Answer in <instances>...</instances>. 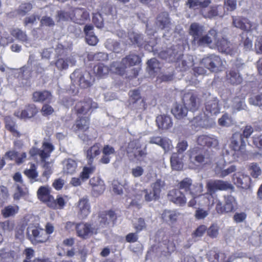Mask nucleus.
Instances as JSON below:
<instances>
[{
  "label": "nucleus",
  "mask_w": 262,
  "mask_h": 262,
  "mask_svg": "<svg viewBox=\"0 0 262 262\" xmlns=\"http://www.w3.org/2000/svg\"><path fill=\"white\" fill-rule=\"evenodd\" d=\"M28 234L30 240L33 244L46 242L48 239V236L45 231L36 227H29Z\"/></svg>",
  "instance_id": "12"
},
{
  "label": "nucleus",
  "mask_w": 262,
  "mask_h": 262,
  "mask_svg": "<svg viewBox=\"0 0 262 262\" xmlns=\"http://www.w3.org/2000/svg\"><path fill=\"white\" fill-rule=\"evenodd\" d=\"M165 181L161 179H157L156 181L151 184V190L154 192L156 195L160 197L161 192L165 190Z\"/></svg>",
  "instance_id": "46"
},
{
  "label": "nucleus",
  "mask_w": 262,
  "mask_h": 262,
  "mask_svg": "<svg viewBox=\"0 0 262 262\" xmlns=\"http://www.w3.org/2000/svg\"><path fill=\"white\" fill-rule=\"evenodd\" d=\"M201 64L210 71L215 72L221 71L223 66L221 58L214 54L203 58Z\"/></svg>",
  "instance_id": "8"
},
{
  "label": "nucleus",
  "mask_w": 262,
  "mask_h": 262,
  "mask_svg": "<svg viewBox=\"0 0 262 262\" xmlns=\"http://www.w3.org/2000/svg\"><path fill=\"white\" fill-rule=\"evenodd\" d=\"M11 34L16 39L21 42L28 43V38L26 32L21 29L15 28L11 29L10 31Z\"/></svg>",
  "instance_id": "48"
},
{
  "label": "nucleus",
  "mask_w": 262,
  "mask_h": 262,
  "mask_svg": "<svg viewBox=\"0 0 262 262\" xmlns=\"http://www.w3.org/2000/svg\"><path fill=\"white\" fill-rule=\"evenodd\" d=\"M182 102L184 105L192 111L197 110L201 104L198 95L193 91L185 93L182 97Z\"/></svg>",
  "instance_id": "10"
},
{
  "label": "nucleus",
  "mask_w": 262,
  "mask_h": 262,
  "mask_svg": "<svg viewBox=\"0 0 262 262\" xmlns=\"http://www.w3.org/2000/svg\"><path fill=\"white\" fill-rule=\"evenodd\" d=\"M123 63L126 68L132 67L140 63V57L136 54H130L122 59Z\"/></svg>",
  "instance_id": "45"
},
{
  "label": "nucleus",
  "mask_w": 262,
  "mask_h": 262,
  "mask_svg": "<svg viewBox=\"0 0 262 262\" xmlns=\"http://www.w3.org/2000/svg\"><path fill=\"white\" fill-rule=\"evenodd\" d=\"M89 18V12L84 8H76L72 12L70 19L76 24L82 25Z\"/></svg>",
  "instance_id": "18"
},
{
  "label": "nucleus",
  "mask_w": 262,
  "mask_h": 262,
  "mask_svg": "<svg viewBox=\"0 0 262 262\" xmlns=\"http://www.w3.org/2000/svg\"><path fill=\"white\" fill-rule=\"evenodd\" d=\"M0 256L5 259L7 262H12L17 257V253L14 251L7 252L0 251Z\"/></svg>",
  "instance_id": "62"
},
{
  "label": "nucleus",
  "mask_w": 262,
  "mask_h": 262,
  "mask_svg": "<svg viewBox=\"0 0 262 262\" xmlns=\"http://www.w3.org/2000/svg\"><path fill=\"white\" fill-rule=\"evenodd\" d=\"M13 188L14 189L13 197L14 200H19L28 193V189L24 185L16 183L13 185Z\"/></svg>",
  "instance_id": "34"
},
{
  "label": "nucleus",
  "mask_w": 262,
  "mask_h": 262,
  "mask_svg": "<svg viewBox=\"0 0 262 262\" xmlns=\"http://www.w3.org/2000/svg\"><path fill=\"white\" fill-rule=\"evenodd\" d=\"M207 192L204 194H199L198 204L201 206L212 205L214 204L213 194L217 190L233 189V186L227 181L220 180H210L206 184Z\"/></svg>",
  "instance_id": "1"
},
{
  "label": "nucleus",
  "mask_w": 262,
  "mask_h": 262,
  "mask_svg": "<svg viewBox=\"0 0 262 262\" xmlns=\"http://www.w3.org/2000/svg\"><path fill=\"white\" fill-rule=\"evenodd\" d=\"M5 122L6 128L10 130L11 133L16 134L17 136H19V133L16 130V125L15 122L12 117L6 116L5 118Z\"/></svg>",
  "instance_id": "53"
},
{
  "label": "nucleus",
  "mask_w": 262,
  "mask_h": 262,
  "mask_svg": "<svg viewBox=\"0 0 262 262\" xmlns=\"http://www.w3.org/2000/svg\"><path fill=\"white\" fill-rule=\"evenodd\" d=\"M188 108L184 104H176L171 109V113L177 119L187 121Z\"/></svg>",
  "instance_id": "25"
},
{
  "label": "nucleus",
  "mask_w": 262,
  "mask_h": 262,
  "mask_svg": "<svg viewBox=\"0 0 262 262\" xmlns=\"http://www.w3.org/2000/svg\"><path fill=\"white\" fill-rule=\"evenodd\" d=\"M24 173L30 179L31 183L38 181V180L36 179V178L38 177V172L36 171L35 166L34 164L31 165L30 169L25 170Z\"/></svg>",
  "instance_id": "55"
},
{
  "label": "nucleus",
  "mask_w": 262,
  "mask_h": 262,
  "mask_svg": "<svg viewBox=\"0 0 262 262\" xmlns=\"http://www.w3.org/2000/svg\"><path fill=\"white\" fill-rule=\"evenodd\" d=\"M205 108L207 112L211 114L216 115L220 112V105L218 99L209 94L205 102Z\"/></svg>",
  "instance_id": "19"
},
{
  "label": "nucleus",
  "mask_w": 262,
  "mask_h": 262,
  "mask_svg": "<svg viewBox=\"0 0 262 262\" xmlns=\"http://www.w3.org/2000/svg\"><path fill=\"white\" fill-rule=\"evenodd\" d=\"M234 183L238 187L247 189L249 187L251 178L247 174L241 172L235 173L233 177Z\"/></svg>",
  "instance_id": "22"
},
{
  "label": "nucleus",
  "mask_w": 262,
  "mask_h": 262,
  "mask_svg": "<svg viewBox=\"0 0 262 262\" xmlns=\"http://www.w3.org/2000/svg\"><path fill=\"white\" fill-rule=\"evenodd\" d=\"M32 98L35 102H50L52 99V95L48 91H36L33 93Z\"/></svg>",
  "instance_id": "29"
},
{
  "label": "nucleus",
  "mask_w": 262,
  "mask_h": 262,
  "mask_svg": "<svg viewBox=\"0 0 262 262\" xmlns=\"http://www.w3.org/2000/svg\"><path fill=\"white\" fill-rule=\"evenodd\" d=\"M77 217L80 220L86 219L91 212V207L89 196L80 198L75 204Z\"/></svg>",
  "instance_id": "7"
},
{
  "label": "nucleus",
  "mask_w": 262,
  "mask_h": 262,
  "mask_svg": "<svg viewBox=\"0 0 262 262\" xmlns=\"http://www.w3.org/2000/svg\"><path fill=\"white\" fill-rule=\"evenodd\" d=\"M19 210V207L17 205H8L5 207L2 210L1 213L4 218L14 216Z\"/></svg>",
  "instance_id": "44"
},
{
  "label": "nucleus",
  "mask_w": 262,
  "mask_h": 262,
  "mask_svg": "<svg viewBox=\"0 0 262 262\" xmlns=\"http://www.w3.org/2000/svg\"><path fill=\"white\" fill-rule=\"evenodd\" d=\"M236 170V167L234 165H231L227 169H223L222 167H220L219 165H217L215 168V171L216 173L220 177H225L229 174L234 172Z\"/></svg>",
  "instance_id": "52"
},
{
  "label": "nucleus",
  "mask_w": 262,
  "mask_h": 262,
  "mask_svg": "<svg viewBox=\"0 0 262 262\" xmlns=\"http://www.w3.org/2000/svg\"><path fill=\"white\" fill-rule=\"evenodd\" d=\"M141 195L144 196V199L147 202L156 200L160 198L158 195H156L152 190L145 189L141 192Z\"/></svg>",
  "instance_id": "61"
},
{
  "label": "nucleus",
  "mask_w": 262,
  "mask_h": 262,
  "mask_svg": "<svg viewBox=\"0 0 262 262\" xmlns=\"http://www.w3.org/2000/svg\"><path fill=\"white\" fill-rule=\"evenodd\" d=\"M229 147L234 151L238 156H244L247 158L246 144L241 134L235 133L233 134L230 139Z\"/></svg>",
  "instance_id": "5"
},
{
  "label": "nucleus",
  "mask_w": 262,
  "mask_h": 262,
  "mask_svg": "<svg viewBox=\"0 0 262 262\" xmlns=\"http://www.w3.org/2000/svg\"><path fill=\"white\" fill-rule=\"evenodd\" d=\"M200 183H196L192 185L191 179L188 178H186L179 183V188L180 189L184 190L186 192L187 194H189L190 193L191 190L194 191L196 189L195 186Z\"/></svg>",
  "instance_id": "35"
},
{
  "label": "nucleus",
  "mask_w": 262,
  "mask_h": 262,
  "mask_svg": "<svg viewBox=\"0 0 262 262\" xmlns=\"http://www.w3.org/2000/svg\"><path fill=\"white\" fill-rule=\"evenodd\" d=\"M75 59L73 56H70L66 58H59L54 63L51 62L50 64H55L58 70L62 71L67 70L69 66L75 65Z\"/></svg>",
  "instance_id": "26"
},
{
  "label": "nucleus",
  "mask_w": 262,
  "mask_h": 262,
  "mask_svg": "<svg viewBox=\"0 0 262 262\" xmlns=\"http://www.w3.org/2000/svg\"><path fill=\"white\" fill-rule=\"evenodd\" d=\"M95 169V167L93 166H84L80 174L81 180L84 182L89 179L90 176L94 172Z\"/></svg>",
  "instance_id": "56"
},
{
  "label": "nucleus",
  "mask_w": 262,
  "mask_h": 262,
  "mask_svg": "<svg viewBox=\"0 0 262 262\" xmlns=\"http://www.w3.org/2000/svg\"><path fill=\"white\" fill-rule=\"evenodd\" d=\"M217 32L214 29H211L206 35H201L192 45L197 46H209L212 42V38L211 36L215 38Z\"/></svg>",
  "instance_id": "21"
},
{
  "label": "nucleus",
  "mask_w": 262,
  "mask_h": 262,
  "mask_svg": "<svg viewBox=\"0 0 262 262\" xmlns=\"http://www.w3.org/2000/svg\"><path fill=\"white\" fill-rule=\"evenodd\" d=\"M226 81L231 85H238L243 81V77L237 70H230L226 72Z\"/></svg>",
  "instance_id": "27"
},
{
  "label": "nucleus",
  "mask_w": 262,
  "mask_h": 262,
  "mask_svg": "<svg viewBox=\"0 0 262 262\" xmlns=\"http://www.w3.org/2000/svg\"><path fill=\"white\" fill-rule=\"evenodd\" d=\"M157 124L159 128L167 129L172 126V122L171 117L166 115H160L157 117Z\"/></svg>",
  "instance_id": "33"
},
{
  "label": "nucleus",
  "mask_w": 262,
  "mask_h": 262,
  "mask_svg": "<svg viewBox=\"0 0 262 262\" xmlns=\"http://www.w3.org/2000/svg\"><path fill=\"white\" fill-rule=\"evenodd\" d=\"M219 124L221 126H229L233 124L232 118L227 114H224L221 118L219 119Z\"/></svg>",
  "instance_id": "63"
},
{
  "label": "nucleus",
  "mask_w": 262,
  "mask_h": 262,
  "mask_svg": "<svg viewBox=\"0 0 262 262\" xmlns=\"http://www.w3.org/2000/svg\"><path fill=\"white\" fill-rule=\"evenodd\" d=\"M100 144L96 143L89 148L86 152V158L88 159L89 163L91 164L94 159L100 154Z\"/></svg>",
  "instance_id": "40"
},
{
  "label": "nucleus",
  "mask_w": 262,
  "mask_h": 262,
  "mask_svg": "<svg viewBox=\"0 0 262 262\" xmlns=\"http://www.w3.org/2000/svg\"><path fill=\"white\" fill-rule=\"evenodd\" d=\"M197 142L199 145L203 146L215 148L219 145L217 138L213 135H201L198 137Z\"/></svg>",
  "instance_id": "24"
},
{
  "label": "nucleus",
  "mask_w": 262,
  "mask_h": 262,
  "mask_svg": "<svg viewBox=\"0 0 262 262\" xmlns=\"http://www.w3.org/2000/svg\"><path fill=\"white\" fill-rule=\"evenodd\" d=\"M37 194L38 199L47 203L50 207H55L56 203L54 198L50 194V189L48 186H41L37 190Z\"/></svg>",
  "instance_id": "15"
},
{
  "label": "nucleus",
  "mask_w": 262,
  "mask_h": 262,
  "mask_svg": "<svg viewBox=\"0 0 262 262\" xmlns=\"http://www.w3.org/2000/svg\"><path fill=\"white\" fill-rule=\"evenodd\" d=\"M98 228L94 223L81 222L76 224L77 235L83 239H87L98 233Z\"/></svg>",
  "instance_id": "6"
},
{
  "label": "nucleus",
  "mask_w": 262,
  "mask_h": 262,
  "mask_svg": "<svg viewBox=\"0 0 262 262\" xmlns=\"http://www.w3.org/2000/svg\"><path fill=\"white\" fill-rule=\"evenodd\" d=\"M89 119L88 118H81L75 124V129L84 132L89 128Z\"/></svg>",
  "instance_id": "54"
},
{
  "label": "nucleus",
  "mask_w": 262,
  "mask_h": 262,
  "mask_svg": "<svg viewBox=\"0 0 262 262\" xmlns=\"http://www.w3.org/2000/svg\"><path fill=\"white\" fill-rule=\"evenodd\" d=\"M130 103H132L134 101H137L140 103V107L143 108V99L141 98L140 94V92L138 90H134L132 91H130Z\"/></svg>",
  "instance_id": "58"
},
{
  "label": "nucleus",
  "mask_w": 262,
  "mask_h": 262,
  "mask_svg": "<svg viewBox=\"0 0 262 262\" xmlns=\"http://www.w3.org/2000/svg\"><path fill=\"white\" fill-rule=\"evenodd\" d=\"M116 218V215L113 211L102 212L99 214L97 221L94 224L99 230L101 228L107 227L110 224L113 225Z\"/></svg>",
  "instance_id": "11"
},
{
  "label": "nucleus",
  "mask_w": 262,
  "mask_h": 262,
  "mask_svg": "<svg viewBox=\"0 0 262 262\" xmlns=\"http://www.w3.org/2000/svg\"><path fill=\"white\" fill-rule=\"evenodd\" d=\"M129 38L133 44H136L139 47L144 46V48H146V41L142 34L137 33L130 34Z\"/></svg>",
  "instance_id": "51"
},
{
  "label": "nucleus",
  "mask_w": 262,
  "mask_h": 262,
  "mask_svg": "<svg viewBox=\"0 0 262 262\" xmlns=\"http://www.w3.org/2000/svg\"><path fill=\"white\" fill-rule=\"evenodd\" d=\"M216 46L219 52L227 55H233L237 52L236 47L224 37L217 39Z\"/></svg>",
  "instance_id": "14"
},
{
  "label": "nucleus",
  "mask_w": 262,
  "mask_h": 262,
  "mask_svg": "<svg viewBox=\"0 0 262 262\" xmlns=\"http://www.w3.org/2000/svg\"><path fill=\"white\" fill-rule=\"evenodd\" d=\"M237 202L232 195L224 196V204L219 201L216 205V210L218 213L223 214L233 211L236 208Z\"/></svg>",
  "instance_id": "9"
},
{
  "label": "nucleus",
  "mask_w": 262,
  "mask_h": 262,
  "mask_svg": "<svg viewBox=\"0 0 262 262\" xmlns=\"http://www.w3.org/2000/svg\"><path fill=\"white\" fill-rule=\"evenodd\" d=\"M54 150V146L49 139H44L40 148L33 147L30 150L29 154L32 157L38 156L41 161H45Z\"/></svg>",
  "instance_id": "4"
},
{
  "label": "nucleus",
  "mask_w": 262,
  "mask_h": 262,
  "mask_svg": "<svg viewBox=\"0 0 262 262\" xmlns=\"http://www.w3.org/2000/svg\"><path fill=\"white\" fill-rule=\"evenodd\" d=\"M181 214L176 210H165L162 214V217L164 221L170 225L174 224Z\"/></svg>",
  "instance_id": "32"
},
{
  "label": "nucleus",
  "mask_w": 262,
  "mask_h": 262,
  "mask_svg": "<svg viewBox=\"0 0 262 262\" xmlns=\"http://www.w3.org/2000/svg\"><path fill=\"white\" fill-rule=\"evenodd\" d=\"M189 163L194 166H200L210 161L211 158L203 149L196 147L189 151Z\"/></svg>",
  "instance_id": "3"
},
{
  "label": "nucleus",
  "mask_w": 262,
  "mask_h": 262,
  "mask_svg": "<svg viewBox=\"0 0 262 262\" xmlns=\"http://www.w3.org/2000/svg\"><path fill=\"white\" fill-rule=\"evenodd\" d=\"M246 106L245 98L242 96L235 97L231 101V107L233 113L244 110Z\"/></svg>",
  "instance_id": "38"
},
{
  "label": "nucleus",
  "mask_w": 262,
  "mask_h": 262,
  "mask_svg": "<svg viewBox=\"0 0 262 262\" xmlns=\"http://www.w3.org/2000/svg\"><path fill=\"white\" fill-rule=\"evenodd\" d=\"M97 107V104L90 98L78 102L75 106L77 113L86 114Z\"/></svg>",
  "instance_id": "16"
},
{
  "label": "nucleus",
  "mask_w": 262,
  "mask_h": 262,
  "mask_svg": "<svg viewBox=\"0 0 262 262\" xmlns=\"http://www.w3.org/2000/svg\"><path fill=\"white\" fill-rule=\"evenodd\" d=\"M125 69V65L123 63L122 60L121 62H113L111 65L110 70L113 73L123 75Z\"/></svg>",
  "instance_id": "50"
},
{
  "label": "nucleus",
  "mask_w": 262,
  "mask_h": 262,
  "mask_svg": "<svg viewBox=\"0 0 262 262\" xmlns=\"http://www.w3.org/2000/svg\"><path fill=\"white\" fill-rule=\"evenodd\" d=\"M133 226L136 230V233H139L141 231L146 229L147 226L144 219L140 217L134 222Z\"/></svg>",
  "instance_id": "59"
},
{
  "label": "nucleus",
  "mask_w": 262,
  "mask_h": 262,
  "mask_svg": "<svg viewBox=\"0 0 262 262\" xmlns=\"http://www.w3.org/2000/svg\"><path fill=\"white\" fill-rule=\"evenodd\" d=\"M223 156L224 162L226 163H231L236 160H245L247 158L244 156H238V155L235 154V151L232 149L231 151H229L227 149L223 151Z\"/></svg>",
  "instance_id": "39"
},
{
  "label": "nucleus",
  "mask_w": 262,
  "mask_h": 262,
  "mask_svg": "<svg viewBox=\"0 0 262 262\" xmlns=\"http://www.w3.org/2000/svg\"><path fill=\"white\" fill-rule=\"evenodd\" d=\"M219 227L216 224H212L209 228L206 230L207 235L211 238H216L219 235Z\"/></svg>",
  "instance_id": "64"
},
{
  "label": "nucleus",
  "mask_w": 262,
  "mask_h": 262,
  "mask_svg": "<svg viewBox=\"0 0 262 262\" xmlns=\"http://www.w3.org/2000/svg\"><path fill=\"white\" fill-rule=\"evenodd\" d=\"M186 123H191L192 125L201 127H204L206 125L204 123V120L202 118V116L200 115H198L192 119L188 118L187 121H186Z\"/></svg>",
  "instance_id": "57"
},
{
  "label": "nucleus",
  "mask_w": 262,
  "mask_h": 262,
  "mask_svg": "<svg viewBox=\"0 0 262 262\" xmlns=\"http://www.w3.org/2000/svg\"><path fill=\"white\" fill-rule=\"evenodd\" d=\"M168 196L170 201L179 206H183L186 203L187 199L180 189L170 190L168 193Z\"/></svg>",
  "instance_id": "23"
},
{
  "label": "nucleus",
  "mask_w": 262,
  "mask_h": 262,
  "mask_svg": "<svg viewBox=\"0 0 262 262\" xmlns=\"http://www.w3.org/2000/svg\"><path fill=\"white\" fill-rule=\"evenodd\" d=\"M94 73L99 78H104L108 73L110 69L103 63H98L93 68Z\"/></svg>",
  "instance_id": "43"
},
{
  "label": "nucleus",
  "mask_w": 262,
  "mask_h": 262,
  "mask_svg": "<svg viewBox=\"0 0 262 262\" xmlns=\"http://www.w3.org/2000/svg\"><path fill=\"white\" fill-rule=\"evenodd\" d=\"M195 187L196 189L194 191L191 190L190 193L189 194V195L191 197V200L188 202V206L189 207H194L197 203H198V197L199 196V194L201 193L203 190V185L202 183L198 184V185H196Z\"/></svg>",
  "instance_id": "36"
},
{
  "label": "nucleus",
  "mask_w": 262,
  "mask_h": 262,
  "mask_svg": "<svg viewBox=\"0 0 262 262\" xmlns=\"http://www.w3.org/2000/svg\"><path fill=\"white\" fill-rule=\"evenodd\" d=\"M156 23L159 28L167 32L172 30L173 27L169 14L166 12H162L157 16Z\"/></svg>",
  "instance_id": "17"
},
{
  "label": "nucleus",
  "mask_w": 262,
  "mask_h": 262,
  "mask_svg": "<svg viewBox=\"0 0 262 262\" xmlns=\"http://www.w3.org/2000/svg\"><path fill=\"white\" fill-rule=\"evenodd\" d=\"M94 180H90L89 183L92 187V194L94 196H97L102 194L104 191L105 187L104 181H100V183H98V185H96L94 183Z\"/></svg>",
  "instance_id": "49"
},
{
  "label": "nucleus",
  "mask_w": 262,
  "mask_h": 262,
  "mask_svg": "<svg viewBox=\"0 0 262 262\" xmlns=\"http://www.w3.org/2000/svg\"><path fill=\"white\" fill-rule=\"evenodd\" d=\"M207 257L210 262H224L226 256L224 253H217L215 250H210L207 253Z\"/></svg>",
  "instance_id": "42"
},
{
  "label": "nucleus",
  "mask_w": 262,
  "mask_h": 262,
  "mask_svg": "<svg viewBox=\"0 0 262 262\" xmlns=\"http://www.w3.org/2000/svg\"><path fill=\"white\" fill-rule=\"evenodd\" d=\"M70 78L74 84L79 85L83 89L90 87L94 80L89 72L80 70H76L72 73Z\"/></svg>",
  "instance_id": "2"
},
{
  "label": "nucleus",
  "mask_w": 262,
  "mask_h": 262,
  "mask_svg": "<svg viewBox=\"0 0 262 262\" xmlns=\"http://www.w3.org/2000/svg\"><path fill=\"white\" fill-rule=\"evenodd\" d=\"M232 19L233 24L235 27L244 31L252 32L257 29L258 25L256 23H252L246 18L233 16Z\"/></svg>",
  "instance_id": "13"
},
{
  "label": "nucleus",
  "mask_w": 262,
  "mask_h": 262,
  "mask_svg": "<svg viewBox=\"0 0 262 262\" xmlns=\"http://www.w3.org/2000/svg\"><path fill=\"white\" fill-rule=\"evenodd\" d=\"M211 3L210 0H187L186 5L193 10L207 7Z\"/></svg>",
  "instance_id": "37"
},
{
  "label": "nucleus",
  "mask_w": 262,
  "mask_h": 262,
  "mask_svg": "<svg viewBox=\"0 0 262 262\" xmlns=\"http://www.w3.org/2000/svg\"><path fill=\"white\" fill-rule=\"evenodd\" d=\"M204 32V27L196 23H192L189 29V34L192 37V44Z\"/></svg>",
  "instance_id": "28"
},
{
  "label": "nucleus",
  "mask_w": 262,
  "mask_h": 262,
  "mask_svg": "<svg viewBox=\"0 0 262 262\" xmlns=\"http://www.w3.org/2000/svg\"><path fill=\"white\" fill-rule=\"evenodd\" d=\"M171 166L173 170H180L183 168V163L182 159L179 157L178 153H173L170 158Z\"/></svg>",
  "instance_id": "47"
},
{
  "label": "nucleus",
  "mask_w": 262,
  "mask_h": 262,
  "mask_svg": "<svg viewBox=\"0 0 262 262\" xmlns=\"http://www.w3.org/2000/svg\"><path fill=\"white\" fill-rule=\"evenodd\" d=\"M94 27L91 25L85 26L84 32L85 34V40L87 43L91 46H95L98 42V39L93 32Z\"/></svg>",
  "instance_id": "30"
},
{
  "label": "nucleus",
  "mask_w": 262,
  "mask_h": 262,
  "mask_svg": "<svg viewBox=\"0 0 262 262\" xmlns=\"http://www.w3.org/2000/svg\"><path fill=\"white\" fill-rule=\"evenodd\" d=\"M63 171L64 173L73 174L77 168L76 161L72 159H67L63 161Z\"/></svg>",
  "instance_id": "31"
},
{
  "label": "nucleus",
  "mask_w": 262,
  "mask_h": 262,
  "mask_svg": "<svg viewBox=\"0 0 262 262\" xmlns=\"http://www.w3.org/2000/svg\"><path fill=\"white\" fill-rule=\"evenodd\" d=\"M223 9V7L222 6L218 5L217 6L210 7L208 11L207 12L203 11L202 13L204 17L210 18L216 16H223L225 14V12H222Z\"/></svg>",
  "instance_id": "41"
},
{
  "label": "nucleus",
  "mask_w": 262,
  "mask_h": 262,
  "mask_svg": "<svg viewBox=\"0 0 262 262\" xmlns=\"http://www.w3.org/2000/svg\"><path fill=\"white\" fill-rule=\"evenodd\" d=\"M38 110L33 104H29L27 105L25 108L21 112L17 111L15 112L14 115L21 119H29L34 116L37 113Z\"/></svg>",
  "instance_id": "20"
},
{
  "label": "nucleus",
  "mask_w": 262,
  "mask_h": 262,
  "mask_svg": "<svg viewBox=\"0 0 262 262\" xmlns=\"http://www.w3.org/2000/svg\"><path fill=\"white\" fill-rule=\"evenodd\" d=\"M148 68L150 73H156L158 71L160 68V65L158 61L156 58H151L147 61Z\"/></svg>",
  "instance_id": "60"
}]
</instances>
